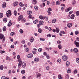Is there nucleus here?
<instances>
[{"label": "nucleus", "mask_w": 79, "mask_h": 79, "mask_svg": "<svg viewBox=\"0 0 79 79\" xmlns=\"http://www.w3.org/2000/svg\"><path fill=\"white\" fill-rule=\"evenodd\" d=\"M40 40H42V41H45V39L42 38H40Z\"/></svg>", "instance_id": "nucleus-55"}, {"label": "nucleus", "mask_w": 79, "mask_h": 79, "mask_svg": "<svg viewBox=\"0 0 79 79\" xmlns=\"http://www.w3.org/2000/svg\"><path fill=\"white\" fill-rule=\"evenodd\" d=\"M39 18L40 19H45L46 17H45V16L43 17L42 15H40V16Z\"/></svg>", "instance_id": "nucleus-8"}, {"label": "nucleus", "mask_w": 79, "mask_h": 79, "mask_svg": "<svg viewBox=\"0 0 79 79\" xmlns=\"http://www.w3.org/2000/svg\"><path fill=\"white\" fill-rule=\"evenodd\" d=\"M38 22H39L38 20L36 19L35 21H34L33 22V23H34V24H37V23Z\"/></svg>", "instance_id": "nucleus-21"}, {"label": "nucleus", "mask_w": 79, "mask_h": 79, "mask_svg": "<svg viewBox=\"0 0 79 79\" xmlns=\"http://www.w3.org/2000/svg\"><path fill=\"white\" fill-rule=\"evenodd\" d=\"M43 6H42V5H41V7H44V6H45V3H44V2L43 3V4H42Z\"/></svg>", "instance_id": "nucleus-48"}, {"label": "nucleus", "mask_w": 79, "mask_h": 79, "mask_svg": "<svg viewBox=\"0 0 79 79\" xmlns=\"http://www.w3.org/2000/svg\"><path fill=\"white\" fill-rule=\"evenodd\" d=\"M19 5L21 6H22V7L24 6V4H23V3L22 2H21L20 3Z\"/></svg>", "instance_id": "nucleus-37"}, {"label": "nucleus", "mask_w": 79, "mask_h": 79, "mask_svg": "<svg viewBox=\"0 0 79 79\" xmlns=\"http://www.w3.org/2000/svg\"><path fill=\"white\" fill-rule=\"evenodd\" d=\"M27 14L28 15H31V14H32V11H28L27 12Z\"/></svg>", "instance_id": "nucleus-41"}, {"label": "nucleus", "mask_w": 79, "mask_h": 79, "mask_svg": "<svg viewBox=\"0 0 79 79\" xmlns=\"http://www.w3.org/2000/svg\"><path fill=\"white\" fill-rule=\"evenodd\" d=\"M74 17H75L74 15V14H73L71 15L70 17V19H74Z\"/></svg>", "instance_id": "nucleus-17"}, {"label": "nucleus", "mask_w": 79, "mask_h": 79, "mask_svg": "<svg viewBox=\"0 0 79 79\" xmlns=\"http://www.w3.org/2000/svg\"><path fill=\"white\" fill-rule=\"evenodd\" d=\"M73 24L72 23H68L67 24V26L68 27H71Z\"/></svg>", "instance_id": "nucleus-19"}, {"label": "nucleus", "mask_w": 79, "mask_h": 79, "mask_svg": "<svg viewBox=\"0 0 79 79\" xmlns=\"http://www.w3.org/2000/svg\"><path fill=\"white\" fill-rule=\"evenodd\" d=\"M21 73L22 74H24L25 73V70H22L21 71Z\"/></svg>", "instance_id": "nucleus-44"}, {"label": "nucleus", "mask_w": 79, "mask_h": 79, "mask_svg": "<svg viewBox=\"0 0 79 79\" xmlns=\"http://www.w3.org/2000/svg\"><path fill=\"white\" fill-rule=\"evenodd\" d=\"M3 22H5V23H6V22H7V19L5 18L3 19Z\"/></svg>", "instance_id": "nucleus-31"}, {"label": "nucleus", "mask_w": 79, "mask_h": 79, "mask_svg": "<svg viewBox=\"0 0 79 79\" xmlns=\"http://www.w3.org/2000/svg\"><path fill=\"white\" fill-rule=\"evenodd\" d=\"M23 15H21L19 16V17L18 19V21H21L22 19H23Z\"/></svg>", "instance_id": "nucleus-12"}, {"label": "nucleus", "mask_w": 79, "mask_h": 79, "mask_svg": "<svg viewBox=\"0 0 79 79\" xmlns=\"http://www.w3.org/2000/svg\"><path fill=\"white\" fill-rule=\"evenodd\" d=\"M33 42H34V38L32 37L31 39L30 42H31L32 43Z\"/></svg>", "instance_id": "nucleus-38"}, {"label": "nucleus", "mask_w": 79, "mask_h": 79, "mask_svg": "<svg viewBox=\"0 0 79 79\" xmlns=\"http://www.w3.org/2000/svg\"><path fill=\"white\" fill-rule=\"evenodd\" d=\"M42 29L40 28H39L38 29V32H39V33H42Z\"/></svg>", "instance_id": "nucleus-20"}, {"label": "nucleus", "mask_w": 79, "mask_h": 79, "mask_svg": "<svg viewBox=\"0 0 79 79\" xmlns=\"http://www.w3.org/2000/svg\"><path fill=\"white\" fill-rule=\"evenodd\" d=\"M57 43L58 44H61V41L58 40L57 41Z\"/></svg>", "instance_id": "nucleus-53"}, {"label": "nucleus", "mask_w": 79, "mask_h": 79, "mask_svg": "<svg viewBox=\"0 0 79 79\" xmlns=\"http://www.w3.org/2000/svg\"><path fill=\"white\" fill-rule=\"evenodd\" d=\"M56 21V19H54L52 20V23H55Z\"/></svg>", "instance_id": "nucleus-23"}, {"label": "nucleus", "mask_w": 79, "mask_h": 79, "mask_svg": "<svg viewBox=\"0 0 79 79\" xmlns=\"http://www.w3.org/2000/svg\"><path fill=\"white\" fill-rule=\"evenodd\" d=\"M73 72L74 74H76L77 73V69L74 70Z\"/></svg>", "instance_id": "nucleus-43"}, {"label": "nucleus", "mask_w": 79, "mask_h": 79, "mask_svg": "<svg viewBox=\"0 0 79 79\" xmlns=\"http://www.w3.org/2000/svg\"><path fill=\"white\" fill-rule=\"evenodd\" d=\"M18 3L17 2H15L13 4V6L15 7L17 6L18 5Z\"/></svg>", "instance_id": "nucleus-13"}, {"label": "nucleus", "mask_w": 79, "mask_h": 79, "mask_svg": "<svg viewBox=\"0 0 79 79\" xmlns=\"http://www.w3.org/2000/svg\"><path fill=\"white\" fill-rule=\"evenodd\" d=\"M70 64V63L69 61H67L66 62V65L67 66H69V64Z\"/></svg>", "instance_id": "nucleus-26"}, {"label": "nucleus", "mask_w": 79, "mask_h": 79, "mask_svg": "<svg viewBox=\"0 0 79 79\" xmlns=\"http://www.w3.org/2000/svg\"><path fill=\"white\" fill-rule=\"evenodd\" d=\"M27 56L29 58H32V57H33V54H29L27 55Z\"/></svg>", "instance_id": "nucleus-6"}, {"label": "nucleus", "mask_w": 79, "mask_h": 79, "mask_svg": "<svg viewBox=\"0 0 79 79\" xmlns=\"http://www.w3.org/2000/svg\"><path fill=\"white\" fill-rule=\"evenodd\" d=\"M71 69H68L67 71V73H71Z\"/></svg>", "instance_id": "nucleus-27"}, {"label": "nucleus", "mask_w": 79, "mask_h": 79, "mask_svg": "<svg viewBox=\"0 0 79 79\" xmlns=\"http://www.w3.org/2000/svg\"><path fill=\"white\" fill-rule=\"evenodd\" d=\"M56 31L57 33H58V32H59V31H60V29L58 28H56Z\"/></svg>", "instance_id": "nucleus-29"}, {"label": "nucleus", "mask_w": 79, "mask_h": 79, "mask_svg": "<svg viewBox=\"0 0 79 79\" xmlns=\"http://www.w3.org/2000/svg\"><path fill=\"white\" fill-rule=\"evenodd\" d=\"M76 15L77 16H79V11H78L76 13Z\"/></svg>", "instance_id": "nucleus-51"}, {"label": "nucleus", "mask_w": 79, "mask_h": 79, "mask_svg": "<svg viewBox=\"0 0 79 79\" xmlns=\"http://www.w3.org/2000/svg\"><path fill=\"white\" fill-rule=\"evenodd\" d=\"M14 13L15 16H16V15H17V11H16V10H14Z\"/></svg>", "instance_id": "nucleus-30"}, {"label": "nucleus", "mask_w": 79, "mask_h": 79, "mask_svg": "<svg viewBox=\"0 0 79 79\" xmlns=\"http://www.w3.org/2000/svg\"><path fill=\"white\" fill-rule=\"evenodd\" d=\"M6 77H5L4 76H3L2 78H1V79H6Z\"/></svg>", "instance_id": "nucleus-64"}, {"label": "nucleus", "mask_w": 79, "mask_h": 79, "mask_svg": "<svg viewBox=\"0 0 79 79\" xmlns=\"http://www.w3.org/2000/svg\"><path fill=\"white\" fill-rule=\"evenodd\" d=\"M72 9V8L69 7L67 8V9H66L65 10V12H68L70 10H71Z\"/></svg>", "instance_id": "nucleus-14"}, {"label": "nucleus", "mask_w": 79, "mask_h": 79, "mask_svg": "<svg viewBox=\"0 0 79 79\" xmlns=\"http://www.w3.org/2000/svg\"><path fill=\"white\" fill-rule=\"evenodd\" d=\"M2 30L3 31H6V27H5V26L4 27Z\"/></svg>", "instance_id": "nucleus-34"}, {"label": "nucleus", "mask_w": 79, "mask_h": 79, "mask_svg": "<svg viewBox=\"0 0 79 79\" xmlns=\"http://www.w3.org/2000/svg\"><path fill=\"white\" fill-rule=\"evenodd\" d=\"M74 4H76V1H73L72 2V5H74Z\"/></svg>", "instance_id": "nucleus-54"}, {"label": "nucleus", "mask_w": 79, "mask_h": 79, "mask_svg": "<svg viewBox=\"0 0 79 79\" xmlns=\"http://www.w3.org/2000/svg\"><path fill=\"white\" fill-rule=\"evenodd\" d=\"M79 31H76L75 32V34L76 35H77V34H79Z\"/></svg>", "instance_id": "nucleus-50"}, {"label": "nucleus", "mask_w": 79, "mask_h": 79, "mask_svg": "<svg viewBox=\"0 0 79 79\" xmlns=\"http://www.w3.org/2000/svg\"><path fill=\"white\" fill-rule=\"evenodd\" d=\"M19 32L20 34H23V32H24V31L23 30V29H20L19 30Z\"/></svg>", "instance_id": "nucleus-35"}, {"label": "nucleus", "mask_w": 79, "mask_h": 79, "mask_svg": "<svg viewBox=\"0 0 79 79\" xmlns=\"http://www.w3.org/2000/svg\"><path fill=\"white\" fill-rule=\"evenodd\" d=\"M19 63L18 67V68H21V66H22V61H21L20 59H19Z\"/></svg>", "instance_id": "nucleus-3"}, {"label": "nucleus", "mask_w": 79, "mask_h": 79, "mask_svg": "<svg viewBox=\"0 0 79 79\" xmlns=\"http://www.w3.org/2000/svg\"><path fill=\"white\" fill-rule=\"evenodd\" d=\"M4 37V35H3V34L2 33H0V39H3V38L2 41H3V42H4L5 40V37Z\"/></svg>", "instance_id": "nucleus-2"}, {"label": "nucleus", "mask_w": 79, "mask_h": 79, "mask_svg": "<svg viewBox=\"0 0 79 79\" xmlns=\"http://www.w3.org/2000/svg\"><path fill=\"white\" fill-rule=\"evenodd\" d=\"M46 57L47 58V59H50V56H49V55H46Z\"/></svg>", "instance_id": "nucleus-56"}, {"label": "nucleus", "mask_w": 79, "mask_h": 79, "mask_svg": "<svg viewBox=\"0 0 79 79\" xmlns=\"http://www.w3.org/2000/svg\"><path fill=\"white\" fill-rule=\"evenodd\" d=\"M6 6V2H3L2 4V8H5Z\"/></svg>", "instance_id": "nucleus-15"}, {"label": "nucleus", "mask_w": 79, "mask_h": 79, "mask_svg": "<svg viewBox=\"0 0 79 79\" xmlns=\"http://www.w3.org/2000/svg\"><path fill=\"white\" fill-rule=\"evenodd\" d=\"M73 50L74 53H75L78 52V49L77 48H74Z\"/></svg>", "instance_id": "nucleus-10"}, {"label": "nucleus", "mask_w": 79, "mask_h": 79, "mask_svg": "<svg viewBox=\"0 0 79 79\" xmlns=\"http://www.w3.org/2000/svg\"><path fill=\"white\" fill-rule=\"evenodd\" d=\"M69 76L68 75V74H67L66 75V77H65V79H69Z\"/></svg>", "instance_id": "nucleus-33"}, {"label": "nucleus", "mask_w": 79, "mask_h": 79, "mask_svg": "<svg viewBox=\"0 0 79 79\" xmlns=\"http://www.w3.org/2000/svg\"><path fill=\"white\" fill-rule=\"evenodd\" d=\"M10 35H12V36H13V35H15V32H11L10 33Z\"/></svg>", "instance_id": "nucleus-49"}, {"label": "nucleus", "mask_w": 79, "mask_h": 79, "mask_svg": "<svg viewBox=\"0 0 79 79\" xmlns=\"http://www.w3.org/2000/svg\"><path fill=\"white\" fill-rule=\"evenodd\" d=\"M0 69L2 70H3V66L1 65L0 66Z\"/></svg>", "instance_id": "nucleus-46"}, {"label": "nucleus", "mask_w": 79, "mask_h": 79, "mask_svg": "<svg viewBox=\"0 0 79 79\" xmlns=\"http://www.w3.org/2000/svg\"><path fill=\"white\" fill-rule=\"evenodd\" d=\"M36 76L37 77H39L41 76V75L39 73H36Z\"/></svg>", "instance_id": "nucleus-18"}, {"label": "nucleus", "mask_w": 79, "mask_h": 79, "mask_svg": "<svg viewBox=\"0 0 79 79\" xmlns=\"http://www.w3.org/2000/svg\"><path fill=\"white\" fill-rule=\"evenodd\" d=\"M37 27L38 28H39L40 27V24H37Z\"/></svg>", "instance_id": "nucleus-59"}, {"label": "nucleus", "mask_w": 79, "mask_h": 79, "mask_svg": "<svg viewBox=\"0 0 79 79\" xmlns=\"http://www.w3.org/2000/svg\"><path fill=\"white\" fill-rule=\"evenodd\" d=\"M57 62H58L59 63H60L61 62V59H59L57 60Z\"/></svg>", "instance_id": "nucleus-60"}, {"label": "nucleus", "mask_w": 79, "mask_h": 79, "mask_svg": "<svg viewBox=\"0 0 79 79\" xmlns=\"http://www.w3.org/2000/svg\"><path fill=\"white\" fill-rule=\"evenodd\" d=\"M22 67L24 68L26 67V63L22 61Z\"/></svg>", "instance_id": "nucleus-4"}, {"label": "nucleus", "mask_w": 79, "mask_h": 79, "mask_svg": "<svg viewBox=\"0 0 79 79\" xmlns=\"http://www.w3.org/2000/svg\"><path fill=\"white\" fill-rule=\"evenodd\" d=\"M34 8L36 11H37V10H38V7L37 6H35L34 7Z\"/></svg>", "instance_id": "nucleus-40"}, {"label": "nucleus", "mask_w": 79, "mask_h": 79, "mask_svg": "<svg viewBox=\"0 0 79 79\" xmlns=\"http://www.w3.org/2000/svg\"><path fill=\"white\" fill-rule=\"evenodd\" d=\"M62 58L64 61H66L68 60V56H63L62 57Z\"/></svg>", "instance_id": "nucleus-5"}, {"label": "nucleus", "mask_w": 79, "mask_h": 79, "mask_svg": "<svg viewBox=\"0 0 79 79\" xmlns=\"http://www.w3.org/2000/svg\"><path fill=\"white\" fill-rule=\"evenodd\" d=\"M66 34L65 32H64V31H62L60 32L59 35H60V36L62 37V36H63V35H62V34Z\"/></svg>", "instance_id": "nucleus-7"}, {"label": "nucleus", "mask_w": 79, "mask_h": 79, "mask_svg": "<svg viewBox=\"0 0 79 79\" xmlns=\"http://www.w3.org/2000/svg\"><path fill=\"white\" fill-rule=\"evenodd\" d=\"M42 48H40L38 49V52H42Z\"/></svg>", "instance_id": "nucleus-42"}, {"label": "nucleus", "mask_w": 79, "mask_h": 79, "mask_svg": "<svg viewBox=\"0 0 79 79\" xmlns=\"http://www.w3.org/2000/svg\"><path fill=\"white\" fill-rule=\"evenodd\" d=\"M39 24L40 25H43V24H44V21H39Z\"/></svg>", "instance_id": "nucleus-28"}, {"label": "nucleus", "mask_w": 79, "mask_h": 79, "mask_svg": "<svg viewBox=\"0 0 79 79\" xmlns=\"http://www.w3.org/2000/svg\"><path fill=\"white\" fill-rule=\"evenodd\" d=\"M33 4H34L35 5H36L37 4V0H33L32 2Z\"/></svg>", "instance_id": "nucleus-22"}, {"label": "nucleus", "mask_w": 79, "mask_h": 79, "mask_svg": "<svg viewBox=\"0 0 79 79\" xmlns=\"http://www.w3.org/2000/svg\"><path fill=\"white\" fill-rule=\"evenodd\" d=\"M61 6H64V7H65V5L63 4H62L60 5Z\"/></svg>", "instance_id": "nucleus-57"}, {"label": "nucleus", "mask_w": 79, "mask_h": 79, "mask_svg": "<svg viewBox=\"0 0 79 79\" xmlns=\"http://www.w3.org/2000/svg\"><path fill=\"white\" fill-rule=\"evenodd\" d=\"M11 15V11L10 10H8L6 12V15L7 18H9Z\"/></svg>", "instance_id": "nucleus-1"}, {"label": "nucleus", "mask_w": 79, "mask_h": 79, "mask_svg": "<svg viewBox=\"0 0 79 79\" xmlns=\"http://www.w3.org/2000/svg\"><path fill=\"white\" fill-rule=\"evenodd\" d=\"M26 51L27 52H29V48H26Z\"/></svg>", "instance_id": "nucleus-47"}, {"label": "nucleus", "mask_w": 79, "mask_h": 79, "mask_svg": "<svg viewBox=\"0 0 79 79\" xmlns=\"http://www.w3.org/2000/svg\"><path fill=\"white\" fill-rule=\"evenodd\" d=\"M32 16L31 15H30L29 16H28V18H29V19H31H31H33V18H34V17L32 18Z\"/></svg>", "instance_id": "nucleus-32"}, {"label": "nucleus", "mask_w": 79, "mask_h": 79, "mask_svg": "<svg viewBox=\"0 0 79 79\" xmlns=\"http://www.w3.org/2000/svg\"><path fill=\"white\" fill-rule=\"evenodd\" d=\"M76 61H77V63H79V58H77L76 59Z\"/></svg>", "instance_id": "nucleus-45"}, {"label": "nucleus", "mask_w": 79, "mask_h": 79, "mask_svg": "<svg viewBox=\"0 0 79 79\" xmlns=\"http://www.w3.org/2000/svg\"><path fill=\"white\" fill-rule=\"evenodd\" d=\"M48 15H51V12H50L49 10H48Z\"/></svg>", "instance_id": "nucleus-58"}, {"label": "nucleus", "mask_w": 79, "mask_h": 79, "mask_svg": "<svg viewBox=\"0 0 79 79\" xmlns=\"http://www.w3.org/2000/svg\"><path fill=\"white\" fill-rule=\"evenodd\" d=\"M0 53H5V51L1 50H0Z\"/></svg>", "instance_id": "nucleus-52"}, {"label": "nucleus", "mask_w": 79, "mask_h": 79, "mask_svg": "<svg viewBox=\"0 0 79 79\" xmlns=\"http://www.w3.org/2000/svg\"><path fill=\"white\" fill-rule=\"evenodd\" d=\"M34 61L35 63H37L39 61V58H35L34 59Z\"/></svg>", "instance_id": "nucleus-11"}, {"label": "nucleus", "mask_w": 79, "mask_h": 79, "mask_svg": "<svg viewBox=\"0 0 79 79\" xmlns=\"http://www.w3.org/2000/svg\"><path fill=\"white\" fill-rule=\"evenodd\" d=\"M74 44L76 47H79V43L78 42H76V41H75L74 42Z\"/></svg>", "instance_id": "nucleus-9"}, {"label": "nucleus", "mask_w": 79, "mask_h": 79, "mask_svg": "<svg viewBox=\"0 0 79 79\" xmlns=\"http://www.w3.org/2000/svg\"><path fill=\"white\" fill-rule=\"evenodd\" d=\"M10 22H11V20H10L9 23H8V26L9 27H10V26H11V25H12V23Z\"/></svg>", "instance_id": "nucleus-16"}, {"label": "nucleus", "mask_w": 79, "mask_h": 79, "mask_svg": "<svg viewBox=\"0 0 79 79\" xmlns=\"http://www.w3.org/2000/svg\"><path fill=\"white\" fill-rule=\"evenodd\" d=\"M58 77L59 79H63V77H61V75H59L58 76Z\"/></svg>", "instance_id": "nucleus-24"}, {"label": "nucleus", "mask_w": 79, "mask_h": 79, "mask_svg": "<svg viewBox=\"0 0 79 79\" xmlns=\"http://www.w3.org/2000/svg\"><path fill=\"white\" fill-rule=\"evenodd\" d=\"M25 40H22V42L23 43V44H25Z\"/></svg>", "instance_id": "nucleus-62"}, {"label": "nucleus", "mask_w": 79, "mask_h": 79, "mask_svg": "<svg viewBox=\"0 0 79 79\" xmlns=\"http://www.w3.org/2000/svg\"><path fill=\"white\" fill-rule=\"evenodd\" d=\"M48 11H52V8H49Z\"/></svg>", "instance_id": "nucleus-61"}, {"label": "nucleus", "mask_w": 79, "mask_h": 79, "mask_svg": "<svg viewBox=\"0 0 79 79\" xmlns=\"http://www.w3.org/2000/svg\"><path fill=\"white\" fill-rule=\"evenodd\" d=\"M32 79V78L31 76H29L28 77V79Z\"/></svg>", "instance_id": "nucleus-63"}, {"label": "nucleus", "mask_w": 79, "mask_h": 79, "mask_svg": "<svg viewBox=\"0 0 79 79\" xmlns=\"http://www.w3.org/2000/svg\"><path fill=\"white\" fill-rule=\"evenodd\" d=\"M58 47L59 49H60V50H61V49L62 48V46H61V44L58 45Z\"/></svg>", "instance_id": "nucleus-25"}, {"label": "nucleus", "mask_w": 79, "mask_h": 79, "mask_svg": "<svg viewBox=\"0 0 79 79\" xmlns=\"http://www.w3.org/2000/svg\"><path fill=\"white\" fill-rule=\"evenodd\" d=\"M56 5H60V1H57L56 2Z\"/></svg>", "instance_id": "nucleus-36"}, {"label": "nucleus", "mask_w": 79, "mask_h": 79, "mask_svg": "<svg viewBox=\"0 0 79 79\" xmlns=\"http://www.w3.org/2000/svg\"><path fill=\"white\" fill-rule=\"evenodd\" d=\"M3 13H0V18H2L3 17Z\"/></svg>", "instance_id": "nucleus-39"}]
</instances>
